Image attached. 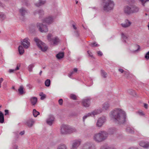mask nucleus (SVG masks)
I'll use <instances>...</instances> for the list:
<instances>
[{
	"mask_svg": "<svg viewBox=\"0 0 149 149\" xmlns=\"http://www.w3.org/2000/svg\"><path fill=\"white\" fill-rule=\"evenodd\" d=\"M64 56V53L63 52H60L57 54L56 56V58L58 59H60L63 57Z\"/></svg>",
	"mask_w": 149,
	"mask_h": 149,
	"instance_id": "25",
	"label": "nucleus"
},
{
	"mask_svg": "<svg viewBox=\"0 0 149 149\" xmlns=\"http://www.w3.org/2000/svg\"><path fill=\"white\" fill-rule=\"evenodd\" d=\"M54 117L52 115H49L46 120V122L48 125H51L54 121Z\"/></svg>",
	"mask_w": 149,
	"mask_h": 149,
	"instance_id": "16",
	"label": "nucleus"
},
{
	"mask_svg": "<svg viewBox=\"0 0 149 149\" xmlns=\"http://www.w3.org/2000/svg\"><path fill=\"white\" fill-rule=\"evenodd\" d=\"M89 45H90L92 47H98L99 45L97 44L96 42H95L93 43H91V44H89Z\"/></svg>",
	"mask_w": 149,
	"mask_h": 149,
	"instance_id": "38",
	"label": "nucleus"
},
{
	"mask_svg": "<svg viewBox=\"0 0 149 149\" xmlns=\"http://www.w3.org/2000/svg\"><path fill=\"white\" fill-rule=\"evenodd\" d=\"M127 92L130 94L133 95L135 93L134 91L132 89H129L127 90Z\"/></svg>",
	"mask_w": 149,
	"mask_h": 149,
	"instance_id": "43",
	"label": "nucleus"
},
{
	"mask_svg": "<svg viewBox=\"0 0 149 149\" xmlns=\"http://www.w3.org/2000/svg\"><path fill=\"white\" fill-rule=\"evenodd\" d=\"M126 130L127 132L130 134H133L134 132V129L130 127H127Z\"/></svg>",
	"mask_w": 149,
	"mask_h": 149,
	"instance_id": "26",
	"label": "nucleus"
},
{
	"mask_svg": "<svg viewBox=\"0 0 149 149\" xmlns=\"http://www.w3.org/2000/svg\"><path fill=\"white\" fill-rule=\"evenodd\" d=\"M46 1H43L42 0H39L38 3H35V5L37 7H39L42 6L46 3Z\"/></svg>",
	"mask_w": 149,
	"mask_h": 149,
	"instance_id": "23",
	"label": "nucleus"
},
{
	"mask_svg": "<svg viewBox=\"0 0 149 149\" xmlns=\"http://www.w3.org/2000/svg\"><path fill=\"white\" fill-rule=\"evenodd\" d=\"M141 2L142 4V5L143 6H144V4H145V0H139Z\"/></svg>",
	"mask_w": 149,
	"mask_h": 149,
	"instance_id": "58",
	"label": "nucleus"
},
{
	"mask_svg": "<svg viewBox=\"0 0 149 149\" xmlns=\"http://www.w3.org/2000/svg\"><path fill=\"white\" fill-rule=\"evenodd\" d=\"M130 7L132 14L137 13L139 10V8L135 5H131Z\"/></svg>",
	"mask_w": 149,
	"mask_h": 149,
	"instance_id": "20",
	"label": "nucleus"
},
{
	"mask_svg": "<svg viewBox=\"0 0 149 149\" xmlns=\"http://www.w3.org/2000/svg\"><path fill=\"white\" fill-rule=\"evenodd\" d=\"M25 133V131L24 130H23L21 132L19 133V134L21 135H23Z\"/></svg>",
	"mask_w": 149,
	"mask_h": 149,
	"instance_id": "60",
	"label": "nucleus"
},
{
	"mask_svg": "<svg viewBox=\"0 0 149 149\" xmlns=\"http://www.w3.org/2000/svg\"><path fill=\"white\" fill-rule=\"evenodd\" d=\"M105 119L104 118H100L97 120L96 125L98 127H101L103 125V123L104 122Z\"/></svg>",
	"mask_w": 149,
	"mask_h": 149,
	"instance_id": "18",
	"label": "nucleus"
},
{
	"mask_svg": "<svg viewBox=\"0 0 149 149\" xmlns=\"http://www.w3.org/2000/svg\"><path fill=\"white\" fill-rule=\"evenodd\" d=\"M109 106L108 103H105L103 105V108L104 109L107 110L109 107Z\"/></svg>",
	"mask_w": 149,
	"mask_h": 149,
	"instance_id": "39",
	"label": "nucleus"
},
{
	"mask_svg": "<svg viewBox=\"0 0 149 149\" xmlns=\"http://www.w3.org/2000/svg\"><path fill=\"white\" fill-rule=\"evenodd\" d=\"M81 141L79 140H75L73 142L71 149H76L80 145Z\"/></svg>",
	"mask_w": 149,
	"mask_h": 149,
	"instance_id": "14",
	"label": "nucleus"
},
{
	"mask_svg": "<svg viewBox=\"0 0 149 149\" xmlns=\"http://www.w3.org/2000/svg\"><path fill=\"white\" fill-rule=\"evenodd\" d=\"M118 71L120 72H121V73H123L124 72H125V74H127V72H126V71H124V70H123V69H118Z\"/></svg>",
	"mask_w": 149,
	"mask_h": 149,
	"instance_id": "49",
	"label": "nucleus"
},
{
	"mask_svg": "<svg viewBox=\"0 0 149 149\" xmlns=\"http://www.w3.org/2000/svg\"><path fill=\"white\" fill-rule=\"evenodd\" d=\"M20 66V64L19 63H18L17 64V67L15 69V71L19 70V67Z\"/></svg>",
	"mask_w": 149,
	"mask_h": 149,
	"instance_id": "51",
	"label": "nucleus"
},
{
	"mask_svg": "<svg viewBox=\"0 0 149 149\" xmlns=\"http://www.w3.org/2000/svg\"><path fill=\"white\" fill-rule=\"evenodd\" d=\"M31 103L32 105H34L37 101V98L35 97H32L30 99Z\"/></svg>",
	"mask_w": 149,
	"mask_h": 149,
	"instance_id": "24",
	"label": "nucleus"
},
{
	"mask_svg": "<svg viewBox=\"0 0 149 149\" xmlns=\"http://www.w3.org/2000/svg\"><path fill=\"white\" fill-rule=\"evenodd\" d=\"M116 129L115 128H109L108 130V133L109 134H112L116 131Z\"/></svg>",
	"mask_w": 149,
	"mask_h": 149,
	"instance_id": "28",
	"label": "nucleus"
},
{
	"mask_svg": "<svg viewBox=\"0 0 149 149\" xmlns=\"http://www.w3.org/2000/svg\"><path fill=\"white\" fill-rule=\"evenodd\" d=\"M14 133L15 136V138H18L19 137V135L18 134L19 132H14Z\"/></svg>",
	"mask_w": 149,
	"mask_h": 149,
	"instance_id": "50",
	"label": "nucleus"
},
{
	"mask_svg": "<svg viewBox=\"0 0 149 149\" xmlns=\"http://www.w3.org/2000/svg\"><path fill=\"white\" fill-rule=\"evenodd\" d=\"M33 113L34 116L35 117H36L40 114L39 112L37 111L35 109L33 110Z\"/></svg>",
	"mask_w": 149,
	"mask_h": 149,
	"instance_id": "31",
	"label": "nucleus"
},
{
	"mask_svg": "<svg viewBox=\"0 0 149 149\" xmlns=\"http://www.w3.org/2000/svg\"><path fill=\"white\" fill-rule=\"evenodd\" d=\"M70 98L73 100H76L77 99L76 96L74 94H71L70 95Z\"/></svg>",
	"mask_w": 149,
	"mask_h": 149,
	"instance_id": "41",
	"label": "nucleus"
},
{
	"mask_svg": "<svg viewBox=\"0 0 149 149\" xmlns=\"http://www.w3.org/2000/svg\"><path fill=\"white\" fill-rule=\"evenodd\" d=\"M24 88L23 86H20L18 89V91L19 94L22 95L25 93V92L24 91Z\"/></svg>",
	"mask_w": 149,
	"mask_h": 149,
	"instance_id": "22",
	"label": "nucleus"
},
{
	"mask_svg": "<svg viewBox=\"0 0 149 149\" xmlns=\"http://www.w3.org/2000/svg\"><path fill=\"white\" fill-rule=\"evenodd\" d=\"M87 53L90 57H91L93 58H95V57L93 56L92 52L90 51L89 50L87 52Z\"/></svg>",
	"mask_w": 149,
	"mask_h": 149,
	"instance_id": "44",
	"label": "nucleus"
},
{
	"mask_svg": "<svg viewBox=\"0 0 149 149\" xmlns=\"http://www.w3.org/2000/svg\"><path fill=\"white\" fill-rule=\"evenodd\" d=\"M100 149H114L113 147H110L108 146L104 145L102 146Z\"/></svg>",
	"mask_w": 149,
	"mask_h": 149,
	"instance_id": "32",
	"label": "nucleus"
},
{
	"mask_svg": "<svg viewBox=\"0 0 149 149\" xmlns=\"http://www.w3.org/2000/svg\"><path fill=\"white\" fill-rule=\"evenodd\" d=\"M33 14L34 15H36L37 14H39L40 15L39 18H41L42 17V16L44 14V11L42 10H37L33 12Z\"/></svg>",
	"mask_w": 149,
	"mask_h": 149,
	"instance_id": "19",
	"label": "nucleus"
},
{
	"mask_svg": "<svg viewBox=\"0 0 149 149\" xmlns=\"http://www.w3.org/2000/svg\"><path fill=\"white\" fill-rule=\"evenodd\" d=\"M122 37L124 40L125 42H126V39L127 38V37L125 36L123 33H121Z\"/></svg>",
	"mask_w": 149,
	"mask_h": 149,
	"instance_id": "45",
	"label": "nucleus"
},
{
	"mask_svg": "<svg viewBox=\"0 0 149 149\" xmlns=\"http://www.w3.org/2000/svg\"><path fill=\"white\" fill-rule=\"evenodd\" d=\"M18 146L16 145H13L12 147V149H18Z\"/></svg>",
	"mask_w": 149,
	"mask_h": 149,
	"instance_id": "54",
	"label": "nucleus"
},
{
	"mask_svg": "<svg viewBox=\"0 0 149 149\" xmlns=\"http://www.w3.org/2000/svg\"><path fill=\"white\" fill-rule=\"evenodd\" d=\"M63 100L62 99H60L58 100V103L59 104L61 105H62L63 104Z\"/></svg>",
	"mask_w": 149,
	"mask_h": 149,
	"instance_id": "52",
	"label": "nucleus"
},
{
	"mask_svg": "<svg viewBox=\"0 0 149 149\" xmlns=\"http://www.w3.org/2000/svg\"><path fill=\"white\" fill-rule=\"evenodd\" d=\"M114 5L113 2L111 0H103L102 6L103 9L106 12L112 10Z\"/></svg>",
	"mask_w": 149,
	"mask_h": 149,
	"instance_id": "3",
	"label": "nucleus"
},
{
	"mask_svg": "<svg viewBox=\"0 0 149 149\" xmlns=\"http://www.w3.org/2000/svg\"><path fill=\"white\" fill-rule=\"evenodd\" d=\"M30 30L32 32H35L36 30V27L32 25L30 27Z\"/></svg>",
	"mask_w": 149,
	"mask_h": 149,
	"instance_id": "37",
	"label": "nucleus"
},
{
	"mask_svg": "<svg viewBox=\"0 0 149 149\" xmlns=\"http://www.w3.org/2000/svg\"><path fill=\"white\" fill-rule=\"evenodd\" d=\"M101 112L100 111L95 110L91 113H88V114L85 115L83 116V122H84L85 121V119H86L88 117L91 116L92 115H93V116L97 115L99 113Z\"/></svg>",
	"mask_w": 149,
	"mask_h": 149,
	"instance_id": "11",
	"label": "nucleus"
},
{
	"mask_svg": "<svg viewBox=\"0 0 149 149\" xmlns=\"http://www.w3.org/2000/svg\"><path fill=\"white\" fill-rule=\"evenodd\" d=\"M135 47H137V49H136V50H135L133 52H137V51H138V50H139L140 49V46L138 45H136Z\"/></svg>",
	"mask_w": 149,
	"mask_h": 149,
	"instance_id": "48",
	"label": "nucleus"
},
{
	"mask_svg": "<svg viewBox=\"0 0 149 149\" xmlns=\"http://www.w3.org/2000/svg\"><path fill=\"white\" fill-rule=\"evenodd\" d=\"M131 24V23L130 22L128 21V23H122L121 25L124 28H126L129 26Z\"/></svg>",
	"mask_w": 149,
	"mask_h": 149,
	"instance_id": "33",
	"label": "nucleus"
},
{
	"mask_svg": "<svg viewBox=\"0 0 149 149\" xmlns=\"http://www.w3.org/2000/svg\"><path fill=\"white\" fill-rule=\"evenodd\" d=\"M75 36L77 37H79L80 36V33L78 31H74Z\"/></svg>",
	"mask_w": 149,
	"mask_h": 149,
	"instance_id": "46",
	"label": "nucleus"
},
{
	"mask_svg": "<svg viewBox=\"0 0 149 149\" xmlns=\"http://www.w3.org/2000/svg\"><path fill=\"white\" fill-rule=\"evenodd\" d=\"M101 72L102 76L104 78H106L107 77V73L102 70H101Z\"/></svg>",
	"mask_w": 149,
	"mask_h": 149,
	"instance_id": "34",
	"label": "nucleus"
},
{
	"mask_svg": "<svg viewBox=\"0 0 149 149\" xmlns=\"http://www.w3.org/2000/svg\"><path fill=\"white\" fill-rule=\"evenodd\" d=\"M139 145L147 149L149 148V142L141 141L139 142Z\"/></svg>",
	"mask_w": 149,
	"mask_h": 149,
	"instance_id": "15",
	"label": "nucleus"
},
{
	"mask_svg": "<svg viewBox=\"0 0 149 149\" xmlns=\"http://www.w3.org/2000/svg\"><path fill=\"white\" fill-rule=\"evenodd\" d=\"M129 149H138V148L135 147H131L129 148Z\"/></svg>",
	"mask_w": 149,
	"mask_h": 149,
	"instance_id": "64",
	"label": "nucleus"
},
{
	"mask_svg": "<svg viewBox=\"0 0 149 149\" xmlns=\"http://www.w3.org/2000/svg\"><path fill=\"white\" fill-rule=\"evenodd\" d=\"M38 30L41 32H46L48 31V29L47 26L42 23H37L36 24V27Z\"/></svg>",
	"mask_w": 149,
	"mask_h": 149,
	"instance_id": "7",
	"label": "nucleus"
},
{
	"mask_svg": "<svg viewBox=\"0 0 149 149\" xmlns=\"http://www.w3.org/2000/svg\"><path fill=\"white\" fill-rule=\"evenodd\" d=\"M14 71H15V69H10L9 70V72L10 73L13 72Z\"/></svg>",
	"mask_w": 149,
	"mask_h": 149,
	"instance_id": "63",
	"label": "nucleus"
},
{
	"mask_svg": "<svg viewBox=\"0 0 149 149\" xmlns=\"http://www.w3.org/2000/svg\"><path fill=\"white\" fill-rule=\"evenodd\" d=\"M19 12L21 16L24 17L28 13L27 10L25 8L22 7L19 9Z\"/></svg>",
	"mask_w": 149,
	"mask_h": 149,
	"instance_id": "12",
	"label": "nucleus"
},
{
	"mask_svg": "<svg viewBox=\"0 0 149 149\" xmlns=\"http://www.w3.org/2000/svg\"><path fill=\"white\" fill-rule=\"evenodd\" d=\"M34 121L32 118L27 120L26 124L29 127H31L34 123Z\"/></svg>",
	"mask_w": 149,
	"mask_h": 149,
	"instance_id": "21",
	"label": "nucleus"
},
{
	"mask_svg": "<svg viewBox=\"0 0 149 149\" xmlns=\"http://www.w3.org/2000/svg\"><path fill=\"white\" fill-rule=\"evenodd\" d=\"M4 111L5 112V115H8L9 114V111L8 110L5 109L4 110Z\"/></svg>",
	"mask_w": 149,
	"mask_h": 149,
	"instance_id": "55",
	"label": "nucleus"
},
{
	"mask_svg": "<svg viewBox=\"0 0 149 149\" xmlns=\"http://www.w3.org/2000/svg\"><path fill=\"white\" fill-rule=\"evenodd\" d=\"M108 136V134L104 131H102L95 134L93 136L94 140L97 142H100L105 140Z\"/></svg>",
	"mask_w": 149,
	"mask_h": 149,
	"instance_id": "2",
	"label": "nucleus"
},
{
	"mask_svg": "<svg viewBox=\"0 0 149 149\" xmlns=\"http://www.w3.org/2000/svg\"><path fill=\"white\" fill-rule=\"evenodd\" d=\"M34 40L36 43L38 48L43 52H45L48 49L45 44L37 37L34 38Z\"/></svg>",
	"mask_w": 149,
	"mask_h": 149,
	"instance_id": "5",
	"label": "nucleus"
},
{
	"mask_svg": "<svg viewBox=\"0 0 149 149\" xmlns=\"http://www.w3.org/2000/svg\"><path fill=\"white\" fill-rule=\"evenodd\" d=\"M18 51L20 54H23L24 52L23 47L21 46H19L18 47Z\"/></svg>",
	"mask_w": 149,
	"mask_h": 149,
	"instance_id": "29",
	"label": "nucleus"
},
{
	"mask_svg": "<svg viewBox=\"0 0 149 149\" xmlns=\"http://www.w3.org/2000/svg\"><path fill=\"white\" fill-rule=\"evenodd\" d=\"M144 107L146 109H147L148 107V104L146 103H144Z\"/></svg>",
	"mask_w": 149,
	"mask_h": 149,
	"instance_id": "59",
	"label": "nucleus"
},
{
	"mask_svg": "<svg viewBox=\"0 0 149 149\" xmlns=\"http://www.w3.org/2000/svg\"><path fill=\"white\" fill-rule=\"evenodd\" d=\"M6 17L5 15L2 12H0V18L4 19Z\"/></svg>",
	"mask_w": 149,
	"mask_h": 149,
	"instance_id": "42",
	"label": "nucleus"
},
{
	"mask_svg": "<svg viewBox=\"0 0 149 149\" xmlns=\"http://www.w3.org/2000/svg\"><path fill=\"white\" fill-rule=\"evenodd\" d=\"M26 86L28 87L29 89H31L32 88V85L30 84H28L26 85Z\"/></svg>",
	"mask_w": 149,
	"mask_h": 149,
	"instance_id": "57",
	"label": "nucleus"
},
{
	"mask_svg": "<svg viewBox=\"0 0 149 149\" xmlns=\"http://www.w3.org/2000/svg\"><path fill=\"white\" fill-rule=\"evenodd\" d=\"M76 131L75 129L68 125H63L61 127V132L62 134H69Z\"/></svg>",
	"mask_w": 149,
	"mask_h": 149,
	"instance_id": "4",
	"label": "nucleus"
},
{
	"mask_svg": "<svg viewBox=\"0 0 149 149\" xmlns=\"http://www.w3.org/2000/svg\"><path fill=\"white\" fill-rule=\"evenodd\" d=\"M39 95L41 96L40 99L43 100L46 97V95L44 94L42 92H40L39 94Z\"/></svg>",
	"mask_w": 149,
	"mask_h": 149,
	"instance_id": "40",
	"label": "nucleus"
},
{
	"mask_svg": "<svg viewBox=\"0 0 149 149\" xmlns=\"http://www.w3.org/2000/svg\"><path fill=\"white\" fill-rule=\"evenodd\" d=\"M78 71V69L76 68H74L73 69V72H76Z\"/></svg>",
	"mask_w": 149,
	"mask_h": 149,
	"instance_id": "62",
	"label": "nucleus"
},
{
	"mask_svg": "<svg viewBox=\"0 0 149 149\" xmlns=\"http://www.w3.org/2000/svg\"><path fill=\"white\" fill-rule=\"evenodd\" d=\"M4 114L2 112L0 111V123H3L4 122Z\"/></svg>",
	"mask_w": 149,
	"mask_h": 149,
	"instance_id": "27",
	"label": "nucleus"
},
{
	"mask_svg": "<svg viewBox=\"0 0 149 149\" xmlns=\"http://www.w3.org/2000/svg\"><path fill=\"white\" fill-rule=\"evenodd\" d=\"M138 113L139 114L140 116H143L145 115V114L143 113V112L141 111H138Z\"/></svg>",
	"mask_w": 149,
	"mask_h": 149,
	"instance_id": "56",
	"label": "nucleus"
},
{
	"mask_svg": "<svg viewBox=\"0 0 149 149\" xmlns=\"http://www.w3.org/2000/svg\"><path fill=\"white\" fill-rule=\"evenodd\" d=\"M3 79L2 78H0V88L1 87V83L3 81Z\"/></svg>",
	"mask_w": 149,
	"mask_h": 149,
	"instance_id": "61",
	"label": "nucleus"
},
{
	"mask_svg": "<svg viewBox=\"0 0 149 149\" xmlns=\"http://www.w3.org/2000/svg\"><path fill=\"white\" fill-rule=\"evenodd\" d=\"M90 100L91 99L88 98L83 100L82 101V105L86 107H89L91 103Z\"/></svg>",
	"mask_w": 149,
	"mask_h": 149,
	"instance_id": "13",
	"label": "nucleus"
},
{
	"mask_svg": "<svg viewBox=\"0 0 149 149\" xmlns=\"http://www.w3.org/2000/svg\"><path fill=\"white\" fill-rule=\"evenodd\" d=\"M130 6H126L124 9V13L127 15H130L132 14Z\"/></svg>",
	"mask_w": 149,
	"mask_h": 149,
	"instance_id": "17",
	"label": "nucleus"
},
{
	"mask_svg": "<svg viewBox=\"0 0 149 149\" xmlns=\"http://www.w3.org/2000/svg\"><path fill=\"white\" fill-rule=\"evenodd\" d=\"M145 58L146 60L149 59V51L146 54Z\"/></svg>",
	"mask_w": 149,
	"mask_h": 149,
	"instance_id": "47",
	"label": "nucleus"
},
{
	"mask_svg": "<svg viewBox=\"0 0 149 149\" xmlns=\"http://www.w3.org/2000/svg\"><path fill=\"white\" fill-rule=\"evenodd\" d=\"M95 145L91 143H87L84 145L82 149H95Z\"/></svg>",
	"mask_w": 149,
	"mask_h": 149,
	"instance_id": "9",
	"label": "nucleus"
},
{
	"mask_svg": "<svg viewBox=\"0 0 149 149\" xmlns=\"http://www.w3.org/2000/svg\"><path fill=\"white\" fill-rule=\"evenodd\" d=\"M43 23H46L48 24H52L54 22L53 17L52 16H49L46 17L42 20Z\"/></svg>",
	"mask_w": 149,
	"mask_h": 149,
	"instance_id": "10",
	"label": "nucleus"
},
{
	"mask_svg": "<svg viewBox=\"0 0 149 149\" xmlns=\"http://www.w3.org/2000/svg\"><path fill=\"white\" fill-rule=\"evenodd\" d=\"M67 147L66 145L63 144H61L57 147V149H66Z\"/></svg>",
	"mask_w": 149,
	"mask_h": 149,
	"instance_id": "30",
	"label": "nucleus"
},
{
	"mask_svg": "<svg viewBox=\"0 0 149 149\" xmlns=\"http://www.w3.org/2000/svg\"><path fill=\"white\" fill-rule=\"evenodd\" d=\"M21 45L23 46L25 49H27L30 45V40L28 38H26L21 41Z\"/></svg>",
	"mask_w": 149,
	"mask_h": 149,
	"instance_id": "8",
	"label": "nucleus"
},
{
	"mask_svg": "<svg viewBox=\"0 0 149 149\" xmlns=\"http://www.w3.org/2000/svg\"><path fill=\"white\" fill-rule=\"evenodd\" d=\"M111 119L114 123L121 124L125 122L126 113L121 109H116L111 112Z\"/></svg>",
	"mask_w": 149,
	"mask_h": 149,
	"instance_id": "1",
	"label": "nucleus"
},
{
	"mask_svg": "<svg viewBox=\"0 0 149 149\" xmlns=\"http://www.w3.org/2000/svg\"><path fill=\"white\" fill-rule=\"evenodd\" d=\"M53 35L51 33H49L47 36L48 40L53 43V45H58L60 41V39L57 37L53 38Z\"/></svg>",
	"mask_w": 149,
	"mask_h": 149,
	"instance_id": "6",
	"label": "nucleus"
},
{
	"mask_svg": "<svg viewBox=\"0 0 149 149\" xmlns=\"http://www.w3.org/2000/svg\"><path fill=\"white\" fill-rule=\"evenodd\" d=\"M34 64H32L29 65L28 67V70L29 72L32 71V68L34 67Z\"/></svg>",
	"mask_w": 149,
	"mask_h": 149,
	"instance_id": "35",
	"label": "nucleus"
},
{
	"mask_svg": "<svg viewBox=\"0 0 149 149\" xmlns=\"http://www.w3.org/2000/svg\"><path fill=\"white\" fill-rule=\"evenodd\" d=\"M97 54L99 56H102L103 55L102 53L100 51L97 52Z\"/></svg>",
	"mask_w": 149,
	"mask_h": 149,
	"instance_id": "53",
	"label": "nucleus"
},
{
	"mask_svg": "<svg viewBox=\"0 0 149 149\" xmlns=\"http://www.w3.org/2000/svg\"><path fill=\"white\" fill-rule=\"evenodd\" d=\"M50 80L49 79H47L45 81V85L47 87L50 86Z\"/></svg>",
	"mask_w": 149,
	"mask_h": 149,
	"instance_id": "36",
	"label": "nucleus"
}]
</instances>
